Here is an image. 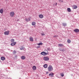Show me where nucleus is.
Here are the masks:
<instances>
[{
	"label": "nucleus",
	"mask_w": 79,
	"mask_h": 79,
	"mask_svg": "<svg viewBox=\"0 0 79 79\" xmlns=\"http://www.w3.org/2000/svg\"><path fill=\"white\" fill-rule=\"evenodd\" d=\"M48 71H52L53 70V68L52 65H49L48 68Z\"/></svg>",
	"instance_id": "obj_1"
},
{
	"label": "nucleus",
	"mask_w": 79,
	"mask_h": 79,
	"mask_svg": "<svg viewBox=\"0 0 79 79\" xmlns=\"http://www.w3.org/2000/svg\"><path fill=\"white\" fill-rule=\"evenodd\" d=\"M46 51V52H42L41 53V54L42 55H43L44 56H45V55H47L48 54V51L47 50H45Z\"/></svg>",
	"instance_id": "obj_2"
},
{
	"label": "nucleus",
	"mask_w": 79,
	"mask_h": 79,
	"mask_svg": "<svg viewBox=\"0 0 79 79\" xmlns=\"http://www.w3.org/2000/svg\"><path fill=\"white\" fill-rule=\"evenodd\" d=\"M10 15L11 17H13L15 15V12L14 11H11L10 13Z\"/></svg>",
	"instance_id": "obj_3"
},
{
	"label": "nucleus",
	"mask_w": 79,
	"mask_h": 79,
	"mask_svg": "<svg viewBox=\"0 0 79 79\" xmlns=\"http://www.w3.org/2000/svg\"><path fill=\"white\" fill-rule=\"evenodd\" d=\"M43 60L45 61H48L49 58L48 56H44L43 58Z\"/></svg>",
	"instance_id": "obj_4"
},
{
	"label": "nucleus",
	"mask_w": 79,
	"mask_h": 79,
	"mask_svg": "<svg viewBox=\"0 0 79 79\" xmlns=\"http://www.w3.org/2000/svg\"><path fill=\"white\" fill-rule=\"evenodd\" d=\"M9 33H10V31H6L4 32V34L5 35H9Z\"/></svg>",
	"instance_id": "obj_5"
},
{
	"label": "nucleus",
	"mask_w": 79,
	"mask_h": 79,
	"mask_svg": "<svg viewBox=\"0 0 79 79\" xmlns=\"http://www.w3.org/2000/svg\"><path fill=\"white\" fill-rule=\"evenodd\" d=\"M74 32H79V30L78 29H76L74 30Z\"/></svg>",
	"instance_id": "obj_6"
},
{
	"label": "nucleus",
	"mask_w": 79,
	"mask_h": 79,
	"mask_svg": "<svg viewBox=\"0 0 79 79\" xmlns=\"http://www.w3.org/2000/svg\"><path fill=\"white\" fill-rule=\"evenodd\" d=\"M16 44V42H13L11 44V45L12 46H14V45H15Z\"/></svg>",
	"instance_id": "obj_7"
},
{
	"label": "nucleus",
	"mask_w": 79,
	"mask_h": 79,
	"mask_svg": "<svg viewBox=\"0 0 79 79\" xmlns=\"http://www.w3.org/2000/svg\"><path fill=\"white\" fill-rule=\"evenodd\" d=\"M54 75V74L52 73H51L49 74V76H51V77H53Z\"/></svg>",
	"instance_id": "obj_8"
},
{
	"label": "nucleus",
	"mask_w": 79,
	"mask_h": 79,
	"mask_svg": "<svg viewBox=\"0 0 79 79\" xmlns=\"http://www.w3.org/2000/svg\"><path fill=\"white\" fill-rule=\"evenodd\" d=\"M0 13H1V14H2L3 13V9H1L0 10Z\"/></svg>",
	"instance_id": "obj_9"
},
{
	"label": "nucleus",
	"mask_w": 79,
	"mask_h": 79,
	"mask_svg": "<svg viewBox=\"0 0 79 79\" xmlns=\"http://www.w3.org/2000/svg\"><path fill=\"white\" fill-rule=\"evenodd\" d=\"M39 17L40 18H43L44 17V16L42 15H39Z\"/></svg>",
	"instance_id": "obj_10"
},
{
	"label": "nucleus",
	"mask_w": 79,
	"mask_h": 79,
	"mask_svg": "<svg viewBox=\"0 0 79 79\" xmlns=\"http://www.w3.org/2000/svg\"><path fill=\"white\" fill-rule=\"evenodd\" d=\"M30 41H31V42H33L34 41L33 38L32 37L30 38Z\"/></svg>",
	"instance_id": "obj_11"
},
{
	"label": "nucleus",
	"mask_w": 79,
	"mask_h": 79,
	"mask_svg": "<svg viewBox=\"0 0 79 79\" xmlns=\"http://www.w3.org/2000/svg\"><path fill=\"white\" fill-rule=\"evenodd\" d=\"M21 58L22 59V60H25V59L26 58V57L24 56H21Z\"/></svg>",
	"instance_id": "obj_12"
},
{
	"label": "nucleus",
	"mask_w": 79,
	"mask_h": 79,
	"mask_svg": "<svg viewBox=\"0 0 79 79\" xmlns=\"http://www.w3.org/2000/svg\"><path fill=\"white\" fill-rule=\"evenodd\" d=\"M1 60H5V58L4 57H2L1 58Z\"/></svg>",
	"instance_id": "obj_13"
},
{
	"label": "nucleus",
	"mask_w": 79,
	"mask_h": 79,
	"mask_svg": "<svg viewBox=\"0 0 79 79\" xmlns=\"http://www.w3.org/2000/svg\"><path fill=\"white\" fill-rule=\"evenodd\" d=\"M36 67H35V66H33L32 67V69L33 70H36Z\"/></svg>",
	"instance_id": "obj_14"
},
{
	"label": "nucleus",
	"mask_w": 79,
	"mask_h": 79,
	"mask_svg": "<svg viewBox=\"0 0 79 79\" xmlns=\"http://www.w3.org/2000/svg\"><path fill=\"white\" fill-rule=\"evenodd\" d=\"M48 65L47 64H45L44 65V67L45 68H47Z\"/></svg>",
	"instance_id": "obj_15"
},
{
	"label": "nucleus",
	"mask_w": 79,
	"mask_h": 79,
	"mask_svg": "<svg viewBox=\"0 0 79 79\" xmlns=\"http://www.w3.org/2000/svg\"><path fill=\"white\" fill-rule=\"evenodd\" d=\"M77 8V6L76 5L73 6V9H76Z\"/></svg>",
	"instance_id": "obj_16"
},
{
	"label": "nucleus",
	"mask_w": 79,
	"mask_h": 79,
	"mask_svg": "<svg viewBox=\"0 0 79 79\" xmlns=\"http://www.w3.org/2000/svg\"><path fill=\"white\" fill-rule=\"evenodd\" d=\"M58 47H63V45L62 44H59L58 45Z\"/></svg>",
	"instance_id": "obj_17"
},
{
	"label": "nucleus",
	"mask_w": 79,
	"mask_h": 79,
	"mask_svg": "<svg viewBox=\"0 0 79 79\" xmlns=\"http://www.w3.org/2000/svg\"><path fill=\"white\" fill-rule=\"evenodd\" d=\"M67 11H68V12H71V9H70V8H68Z\"/></svg>",
	"instance_id": "obj_18"
},
{
	"label": "nucleus",
	"mask_w": 79,
	"mask_h": 79,
	"mask_svg": "<svg viewBox=\"0 0 79 79\" xmlns=\"http://www.w3.org/2000/svg\"><path fill=\"white\" fill-rule=\"evenodd\" d=\"M32 26H34L35 25V22H32Z\"/></svg>",
	"instance_id": "obj_19"
},
{
	"label": "nucleus",
	"mask_w": 79,
	"mask_h": 79,
	"mask_svg": "<svg viewBox=\"0 0 79 79\" xmlns=\"http://www.w3.org/2000/svg\"><path fill=\"white\" fill-rule=\"evenodd\" d=\"M43 44L42 43H39L37 44V45H41Z\"/></svg>",
	"instance_id": "obj_20"
},
{
	"label": "nucleus",
	"mask_w": 79,
	"mask_h": 79,
	"mask_svg": "<svg viewBox=\"0 0 79 79\" xmlns=\"http://www.w3.org/2000/svg\"><path fill=\"white\" fill-rule=\"evenodd\" d=\"M71 40H67V42L69 44H70V43H71Z\"/></svg>",
	"instance_id": "obj_21"
},
{
	"label": "nucleus",
	"mask_w": 79,
	"mask_h": 79,
	"mask_svg": "<svg viewBox=\"0 0 79 79\" xmlns=\"http://www.w3.org/2000/svg\"><path fill=\"white\" fill-rule=\"evenodd\" d=\"M60 75L62 77H63V76H64V74L63 73H60Z\"/></svg>",
	"instance_id": "obj_22"
},
{
	"label": "nucleus",
	"mask_w": 79,
	"mask_h": 79,
	"mask_svg": "<svg viewBox=\"0 0 79 79\" xmlns=\"http://www.w3.org/2000/svg\"><path fill=\"white\" fill-rule=\"evenodd\" d=\"M11 42H15V39H12L11 40Z\"/></svg>",
	"instance_id": "obj_23"
},
{
	"label": "nucleus",
	"mask_w": 79,
	"mask_h": 79,
	"mask_svg": "<svg viewBox=\"0 0 79 79\" xmlns=\"http://www.w3.org/2000/svg\"><path fill=\"white\" fill-rule=\"evenodd\" d=\"M63 25L64 26H66V23H63Z\"/></svg>",
	"instance_id": "obj_24"
},
{
	"label": "nucleus",
	"mask_w": 79,
	"mask_h": 79,
	"mask_svg": "<svg viewBox=\"0 0 79 79\" xmlns=\"http://www.w3.org/2000/svg\"><path fill=\"white\" fill-rule=\"evenodd\" d=\"M25 20H26V21H30V20H28V19H25Z\"/></svg>",
	"instance_id": "obj_25"
},
{
	"label": "nucleus",
	"mask_w": 79,
	"mask_h": 79,
	"mask_svg": "<svg viewBox=\"0 0 79 79\" xmlns=\"http://www.w3.org/2000/svg\"><path fill=\"white\" fill-rule=\"evenodd\" d=\"M47 49L48 50V51H50V48H47Z\"/></svg>",
	"instance_id": "obj_26"
},
{
	"label": "nucleus",
	"mask_w": 79,
	"mask_h": 79,
	"mask_svg": "<svg viewBox=\"0 0 79 79\" xmlns=\"http://www.w3.org/2000/svg\"><path fill=\"white\" fill-rule=\"evenodd\" d=\"M13 53L14 54H15V53H16V51H14L13 52Z\"/></svg>",
	"instance_id": "obj_27"
},
{
	"label": "nucleus",
	"mask_w": 79,
	"mask_h": 79,
	"mask_svg": "<svg viewBox=\"0 0 79 79\" xmlns=\"http://www.w3.org/2000/svg\"><path fill=\"white\" fill-rule=\"evenodd\" d=\"M57 4V3H56V4H55V3H54V4H53L54 5H55V6H56Z\"/></svg>",
	"instance_id": "obj_28"
},
{
	"label": "nucleus",
	"mask_w": 79,
	"mask_h": 79,
	"mask_svg": "<svg viewBox=\"0 0 79 79\" xmlns=\"http://www.w3.org/2000/svg\"><path fill=\"white\" fill-rule=\"evenodd\" d=\"M41 34L42 35H45V34H44V33H41Z\"/></svg>",
	"instance_id": "obj_29"
},
{
	"label": "nucleus",
	"mask_w": 79,
	"mask_h": 79,
	"mask_svg": "<svg viewBox=\"0 0 79 79\" xmlns=\"http://www.w3.org/2000/svg\"><path fill=\"white\" fill-rule=\"evenodd\" d=\"M23 49H24V48H23V47L22 48H20V50H23Z\"/></svg>",
	"instance_id": "obj_30"
},
{
	"label": "nucleus",
	"mask_w": 79,
	"mask_h": 79,
	"mask_svg": "<svg viewBox=\"0 0 79 79\" xmlns=\"http://www.w3.org/2000/svg\"><path fill=\"white\" fill-rule=\"evenodd\" d=\"M58 37V36L56 35H54V37Z\"/></svg>",
	"instance_id": "obj_31"
},
{
	"label": "nucleus",
	"mask_w": 79,
	"mask_h": 79,
	"mask_svg": "<svg viewBox=\"0 0 79 79\" xmlns=\"http://www.w3.org/2000/svg\"><path fill=\"white\" fill-rule=\"evenodd\" d=\"M46 74H48V72H46Z\"/></svg>",
	"instance_id": "obj_32"
},
{
	"label": "nucleus",
	"mask_w": 79,
	"mask_h": 79,
	"mask_svg": "<svg viewBox=\"0 0 79 79\" xmlns=\"http://www.w3.org/2000/svg\"><path fill=\"white\" fill-rule=\"evenodd\" d=\"M60 50V51H64V50H62V49H61V50Z\"/></svg>",
	"instance_id": "obj_33"
},
{
	"label": "nucleus",
	"mask_w": 79,
	"mask_h": 79,
	"mask_svg": "<svg viewBox=\"0 0 79 79\" xmlns=\"http://www.w3.org/2000/svg\"><path fill=\"white\" fill-rule=\"evenodd\" d=\"M59 2H61V0H59Z\"/></svg>",
	"instance_id": "obj_34"
},
{
	"label": "nucleus",
	"mask_w": 79,
	"mask_h": 79,
	"mask_svg": "<svg viewBox=\"0 0 79 79\" xmlns=\"http://www.w3.org/2000/svg\"><path fill=\"white\" fill-rule=\"evenodd\" d=\"M61 2H63V1H61Z\"/></svg>",
	"instance_id": "obj_35"
}]
</instances>
